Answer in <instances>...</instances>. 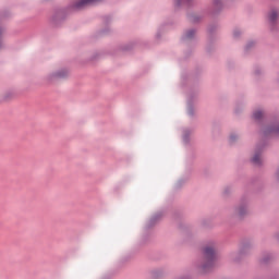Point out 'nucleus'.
Instances as JSON below:
<instances>
[{
    "label": "nucleus",
    "instance_id": "nucleus-1",
    "mask_svg": "<svg viewBox=\"0 0 279 279\" xmlns=\"http://www.w3.org/2000/svg\"><path fill=\"white\" fill-rule=\"evenodd\" d=\"M259 136L260 140L255 145L253 156L250 159L251 165L256 169H262L265 165L263 153L265 151V147H267V138H271V136L279 137V120L262 125L259 129Z\"/></svg>",
    "mask_w": 279,
    "mask_h": 279
},
{
    "label": "nucleus",
    "instance_id": "nucleus-2",
    "mask_svg": "<svg viewBox=\"0 0 279 279\" xmlns=\"http://www.w3.org/2000/svg\"><path fill=\"white\" fill-rule=\"evenodd\" d=\"M217 262V244L211 242L202 247V255L195 262L194 267L198 274H208Z\"/></svg>",
    "mask_w": 279,
    "mask_h": 279
},
{
    "label": "nucleus",
    "instance_id": "nucleus-3",
    "mask_svg": "<svg viewBox=\"0 0 279 279\" xmlns=\"http://www.w3.org/2000/svg\"><path fill=\"white\" fill-rule=\"evenodd\" d=\"M250 216V201L242 197L240 202L234 205L229 215L230 219L233 221H244L245 218Z\"/></svg>",
    "mask_w": 279,
    "mask_h": 279
},
{
    "label": "nucleus",
    "instance_id": "nucleus-4",
    "mask_svg": "<svg viewBox=\"0 0 279 279\" xmlns=\"http://www.w3.org/2000/svg\"><path fill=\"white\" fill-rule=\"evenodd\" d=\"M252 250H254V239L244 236L239 241V252L233 256L234 263H241L243 258L252 255Z\"/></svg>",
    "mask_w": 279,
    "mask_h": 279
},
{
    "label": "nucleus",
    "instance_id": "nucleus-5",
    "mask_svg": "<svg viewBox=\"0 0 279 279\" xmlns=\"http://www.w3.org/2000/svg\"><path fill=\"white\" fill-rule=\"evenodd\" d=\"M73 12H78L75 9H71V4H69L64 9H58L53 12V14L50 17V25L53 27H60L64 21H66V16L69 14H73Z\"/></svg>",
    "mask_w": 279,
    "mask_h": 279
},
{
    "label": "nucleus",
    "instance_id": "nucleus-6",
    "mask_svg": "<svg viewBox=\"0 0 279 279\" xmlns=\"http://www.w3.org/2000/svg\"><path fill=\"white\" fill-rule=\"evenodd\" d=\"M104 0H76L70 3L71 10H76L77 12H82L88 8V5H95V3H101Z\"/></svg>",
    "mask_w": 279,
    "mask_h": 279
},
{
    "label": "nucleus",
    "instance_id": "nucleus-7",
    "mask_svg": "<svg viewBox=\"0 0 279 279\" xmlns=\"http://www.w3.org/2000/svg\"><path fill=\"white\" fill-rule=\"evenodd\" d=\"M268 22L270 25V31L271 32H278V26H276V23H278V16H279V11L277 8L270 9V12H268Z\"/></svg>",
    "mask_w": 279,
    "mask_h": 279
},
{
    "label": "nucleus",
    "instance_id": "nucleus-8",
    "mask_svg": "<svg viewBox=\"0 0 279 279\" xmlns=\"http://www.w3.org/2000/svg\"><path fill=\"white\" fill-rule=\"evenodd\" d=\"M70 75L69 69H60L48 75L49 82H53V80H68Z\"/></svg>",
    "mask_w": 279,
    "mask_h": 279
},
{
    "label": "nucleus",
    "instance_id": "nucleus-9",
    "mask_svg": "<svg viewBox=\"0 0 279 279\" xmlns=\"http://www.w3.org/2000/svg\"><path fill=\"white\" fill-rule=\"evenodd\" d=\"M274 260H276V255L274 253L270 252H266L263 253L259 263L262 265H271V263H274Z\"/></svg>",
    "mask_w": 279,
    "mask_h": 279
},
{
    "label": "nucleus",
    "instance_id": "nucleus-10",
    "mask_svg": "<svg viewBox=\"0 0 279 279\" xmlns=\"http://www.w3.org/2000/svg\"><path fill=\"white\" fill-rule=\"evenodd\" d=\"M197 36V29L190 28L184 32L182 36L183 43H191V40H195V37Z\"/></svg>",
    "mask_w": 279,
    "mask_h": 279
},
{
    "label": "nucleus",
    "instance_id": "nucleus-11",
    "mask_svg": "<svg viewBox=\"0 0 279 279\" xmlns=\"http://www.w3.org/2000/svg\"><path fill=\"white\" fill-rule=\"evenodd\" d=\"M252 119L256 123H260L263 121V119H265V109H263V108L255 109L253 111Z\"/></svg>",
    "mask_w": 279,
    "mask_h": 279
},
{
    "label": "nucleus",
    "instance_id": "nucleus-12",
    "mask_svg": "<svg viewBox=\"0 0 279 279\" xmlns=\"http://www.w3.org/2000/svg\"><path fill=\"white\" fill-rule=\"evenodd\" d=\"M211 5L214 8L213 13L220 14V12H223L226 4L223 3V0H211Z\"/></svg>",
    "mask_w": 279,
    "mask_h": 279
},
{
    "label": "nucleus",
    "instance_id": "nucleus-13",
    "mask_svg": "<svg viewBox=\"0 0 279 279\" xmlns=\"http://www.w3.org/2000/svg\"><path fill=\"white\" fill-rule=\"evenodd\" d=\"M162 219V213L154 215L147 222V228H154V226Z\"/></svg>",
    "mask_w": 279,
    "mask_h": 279
},
{
    "label": "nucleus",
    "instance_id": "nucleus-14",
    "mask_svg": "<svg viewBox=\"0 0 279 279\" xmlns=\"http://www.w3.org/2000/svg\"><path fill=\"white\" fill-rule=\"evenodd\" d=\"M187 19H189L190 23H201V21H202V19H204V16L199 15L198 13H189Z\"/></svg>",
    "mask_w": 279,
    "mask_h": 279
},
{
    "label": "nucleus",
    "instance_id": "nucleus-15",
    "mask_svg": "<svg viewBox=\"0 0 279 279\" xmlns=\"http://www.w3.org/2000/svg\"><path fill=\"white\" fill-rule=\"evenodd\" d=\"M186 5H193L194 0H184ZM175 10H180L182 8V0H173Z\"/></svg>",
    "mask_w": 279,
    "mask_h": 279
},
{
    "label": "nucleus",
    "instance_id": "nucleus-16",
    "mask_svg": "<svg viewBox=\"0 0 279 279\" xmlns=\"http://www.w3.org/2000/svg\"><path fill=\"white\" fill-rule=\"evenodd\" d=\"M134 49V44H125L119 47V50L123 53H128V51H132Z\"/></svg>",
    "mask_w": 279,
    "mask_h": 279
},
{
    "label": "nucleus",
    "instance_id": "nucleus-17",
    "mask_svg": "<svg viewBox=\"0 0 279 279\" xmlns=\"http://www.w3.org/2000/svg\"><path fill=\"white\" fill-rule=\"evenodd\" d=\"M151 277L155 279L158 278H163L165 277V271H162V269H156L151 271Z\"/></svg>",
    "mask_w": 279,
    "mask_h": 279
},
{
    "label": "nucleus",
    "instance_id": "nucleus-18",
    "mask_svg": "<svg viewBox=\"0 0 279 279\" xmlns=\"http://www.w3.org/2000/svg\"><path fill=\"white\" fill-rule=\"evenodd\" d=\"M191 142V130L183 131V143L187 145Z\"/></svg>",
    "mask_w": 279,
    "mask_h": 279
},
{
    "label": "nucleus",
    "instance_id": "nucleus-19",
    "mask_svg": "<svg viewBox=\"0 0 279 279\" xmlns=\"http://www.w3.org/2000/svg\"><path fill=\"white\" fill-rule=\"evenodd\" d=\"M3 34H5V27L0 26V50L4 48Z\"/></svg>",
    "mask_w": 279,
    "mask_h": 279
},
{
    "label": "nucleus",
    "instance_id": "nucleus-20",
    "mask_svg": "<svg viewBox=\"0 0 279 279\" xmlns=\"http://www.w3.org/2000/svg\"><path fill=\"white\" fill-rule=\"evenodd\" d=\"M187 114H189V117H195V108L193 107V105L191 102H189V105H187Z\"/></svg>",
    "mask_w": 279,
    "mask_h": 279
},
{
    "label": "nucleus",
    "instance_id": "nucleus-21",
    "mask_svg": "<svg viewBox=\"0 0 279 279\" xmlns=\"http://www.w3.org/2000/svg\"><path fill=\"white\" fill-rule=\"evenodd\" d=\"M239 141V135L236 133H232L229 137V143L233 145V143H236Z\"/></svg>",
    "mask_w": 279,
    "mask_h": 279
},
{
    "label": "nucleus",
    "instance_id": "nucleus-22",
    "mask_svg": "<svg viewBox=\"0 0 279 279\" xmlns=\"http://www.w3.org/2000/svg\"><path fill=\"white\" fill-rule=\"evenodd\" d=\"M222 195L223 197H230V195H232V187L230 186L225 187Z\"/></svg>",
    "mask_w": 279,
    "mask_h": 279
},
{
    "label": "nucleus",
    "instance_id": "nucleus-23",
    "mask_svg": "<svg viewBox=\"0 0 279 279\" xmlns=\"http://www.w3.org/2000/svg\"><path fill=\"white\" fill-rule=\"evenodd\" d=\"M217 29H219V25H217V24H210L208 26L209 34H215V32H217Z\"/></svg>",
    "mask_w": 279,
    "mask_h": 279
},
{
    "label": "nucleus",
    "instance_id": "nucleus-24",
    "mask_svg": "<svg viewBox=\"0 0 279 279\" xmlns=\"http://www.w3.org/2000/svg\"><path fill=\"white\" fill-rule=\"evenodd\" d=\"M256 43L254 41H248L245 46V50L250 51V49H252L253 47H255Z\"/></svg>",
    "mask_w": 279,
    "mask_h": 279
},
{
    "label": "nucleus",
    "instance_id": "nucleus-25",
    "mask_svg": "<svg viewBox=\"0 0 279 279\" xmlns=\"http://www.w3.org/2000/svg\"><path fill=\"white\" fill-rule=\"evenodd\" d=\"M233 37H234V38H241V29L235 28V29L233 31Z\"/></svg>",
    "mask_w": 279,
    "mask_h": 279
},
{
    "label": "nucleus",
    "instance_id": "nucleus-26",
    "mask_svg": "<svg viewBox=\"0 0 279 279\" xmlns=\"http://www.w3.org/2000/svg\"><path fill=\"white\" fill-rule=\"evenodd\" d=\"M3 99H4L5 101L12 99V93H10V92L5 93L4 96H3Z\"/></svg>",
    "mask_w": 279,
    "mask_h": 279
},
{
    "label": "nucleus",
    "instance_id": "nucleus-27",
    "mask_svg": "<svg viewBox=\"0 0 279 279\" xmlns=\"http://www.w3.org/2000/svg\"><path fill=\"white\" fill-rule=\"evenodd\" d=\"M255 75H256L257 77H259V75H263V70L256 69V70H255Z\"/></svg>",
    "mask_w": 279,
    "mask_h": 279
},
{
    "label": "nucleus",
    "instance_id": "nucleus-28",
    "mask_svg": "<svg viewBox=\"0 0 279 279\" xmlns=\"http://www.w3.org/2000/svg\"><path fill=\"white\" fill-rule=\"evenodd\" d=\"M275 179L277 180V182H279V166L275 172Z\"/></svg>",
    "mask_w": 279,
    "mask_h": 279
},
{
    "label": "nucleus",
    "instance_id": "nucleus-29",
    "mask_svg": "<svg viewBox=\"0 0 279 279\" xmlns=\"http://www.w3.org/2000/svg\"><path fill=\"white\" fill-rule=\"evenodd\" d=\"M274 239H276L279 243V231L274 234Z\"/></svg>",
    "mask_w": 279,
    "mask_h": 279
},
{
    "label": "nucleus",
    "instance_id": "nucleus-30",
    "mask_svg": "<svg viewBox=\"0 0 279 279\" xmlns=\"http://www.w3.org/2000/svg\"><path fill=\"white\" fill-rule=\"evenodd\" d=\"M99 56V53H95L93 57H92V60H97V57Z\"/></svg>",
    "mask_w": 279,
    "mask_h": 279
},
{
    "label": "nucleus",
    "instance_id": "nucleus-31",
    "mask_svg": "<svg viewBox=\"0 0 279 279\" xmlns=\"http://www.w3.org/2000/svg\"><path fill=\"white\" fill-rule=\"evenodd\" d=\"M180 184H182V181H179V182L177 183V189H180Z\"/></svg>",
    "mask_w": 279,
    "mask_h": 279
},
{
    "label": "nucleus",
    "instance_id": "nucleus-32",
    "mask_svg": "<svg viewBox=\"0 0 279 279\" xmlns=\"http://www.w3.org/2000/svg\"><path fill=\"white\" fill-rule=\"evenodd\" d=\"M45 3H47V2H49V1H51V0H43Z\"/></svg>",
    "mask_w": 279,
    "mask_h": 279
}]
</instances>
